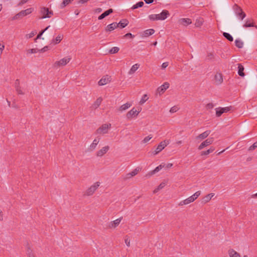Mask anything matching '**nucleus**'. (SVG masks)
Masks as SVG:
<instances>
[{"label":"nucleus","instance_id":"nucleus-1","mask_svg":"<svg viewBox=\"0 0 257 257\" xmlns=\"http://www.w3.org/2000/svg\"><path fill=\"white\" fill-rule=\"evenodd\" d=\"M201 194V191H198L196 192L192 196L189 197L187 199L181 201L179 203V206H184L185 205L189 204L193 202H194Z\"/></svg>","mask_w":257,"mask_h":257},{"label":"nucleus","instance_id":"nucleus-2","mask_svg":"<svg viewBox=\"0 0 257 257\" xmlns=\"http://www.w3.org/2000/svg\"><path fill=\"white\" fill-rule=\"evenodd\" d=\"M100 184L99 182L94 183L84 192V195L87 196L92 195L99 187Z\"/></svg>","mask_w":257,"mask_h":257},{"label":"nucleus","instance_id":"nucleus-3","mask_svg":"<svg viewBox=\"0 0 257 257\" xmlns=\"http://www.w3.org/2000/svg\"><path fill=\"white\" fill-rule=\"evenodd\" d=\"M40 13L41 14L40 19L49 18L53 15V12L51 10L50 11L48 8L45 7L41 8Z\"/></svg>","mask_w":257,"mask_h":257},{"label":"nucleus","instance_id":"nucleus-4","mask_svg":"<svg viewBox=\"0 0 257 257\" xmlns=\"http://www.w3.org/2000/svg\"><path fill=\"white\" fill-rule=\"evenodd\" d=\"M170 144V141L165 140L160 143L159 145L157 147L156 150L153 153L154 155H157L161 152L166 147Z\"/></svg>","mask_w":257,"mask_h":257},{"label":"nucleus","instance_id":"nucleus-5","mask_svg":"<svg viewBox=\"0 0 257 257\" xmlns=\"http://www.w3.org/2000/svg\"><path fill=\"white\" fill-rule=\"evenodd\" d=\"M71 59V58L69 56L63 58L59 61H56L53 64V67L58 68L61 66H64L70 61Z\"/></svg>","mask_w":257,"mask_h":257},{"label":"nucleus","instance_id":"nucleus-6","mask_svg":"<svg viewBox=\"0 0 257 257\" xmlns=\"http://www.w3.org/2000/svg\"><path fill=\"white\" fill-rule=\"evenodd\" d=\"M111 127V124H103L96 131V134H105L107 133L108 130Z\"/></svg>","mask_w":257,"mask_h":257},{"label":"nucleus","instance_id":"nucleus-7","mask_svg":"<svg viewBox=\"0 0 257 257\" xmlns=\"http://www.w3.org/2000/svg\"><path fill=\"white\" fill-rule=\"evenodd\" d=\"M111 80L110 76L108 75H104L101 79L98 81V84L99 86H103L105 84L109 83Z\"/></svg>","mask_w":257,"mask_h":257},{"label":"nucleus","instance_id":"nucleus-8","mask_svg":"<svg viewBox=\"0 0 257 257\" xmlns=\"http://www.w3.org/2000/svg\"><path fill=\"white\" fill-rule=\"evenodd\" d=\"M213 140H214L213 138H210L206 139L205 141L201 143V144L198 146V149L199 150H201L205 147L209 146L210 145L212 144Z\"/></svg>","mask_w":257,"mask_h":257},{"label":"nucleus","instance_id":"nucleus-9","mask_svg":"<svg viewBox=\"0 0 257 257\" xmlns=\"http://www.w3.org/2000/svg\"><path fill=\"white\" fill-rule=\"evenodd\" d=\"M140 111H137L135 108H132L130 111L127 112L126 117L128 119H131L134 117H137Z\"/></svg>","mask_w":257,"mask_h":257},{"label":"nucleus","instance_id":"nucleus-10","mask_svg":"<svg viewBox=\"0 0 257 257\" xmlns=\"http://www.w3.org/2000/svg\"><path fill=\"white\" fill-rule=\"evenodd\" d=\"M170 84L168 82H166L163 85L159 87L157 89V92L160 95L162 94L169 87Z\"/></svg>","mask_w":257,"mask_h":257},{"label":"nucleus","instance_id":"nucleus-11","mask_svg":"<svg viewBox=\"0 0 257 257\" xmlns=\"http://www.w3.org/2000/svg\"><path fill=\"white\" fill-rule=\"evenodd\" d=\"M122 219V217H120L119 218L115 219V220L109 222L108 227L109 228H115L120 224L121 221Z\"/></svg>","mask_w":257,"mask_h":257},{"label":"nucleus","instance_id":"nucleus-12","mask_svg":"<svg viewBox=\"0 0 257 257\" xmlns=\"http://www.w3.org/2000/svg\"><path fill=\"white\" fill-rule=\"evenodd\" d=\"M109 149V147L108 146H106L105 147H102L101 149L97 151L96 153V155L97 157H101L104 154H105Z\"/></svg>","mask_w":257,"mask_h":257},{"label":"nucleus","instance_id":"nucleus-13","mask_svg":"<svg viewBox=\"0 0 257 257\" xmlns=\"http://www.w3.org/2000/svg\"><path fill=\"white\" fill-rule=\"evenodd\" d=\"M165 166V164L163 163L160 164L158 166H157L154 170L151 171L149 173H148L146 175V177H149L155 174V173L158 172L160 170H161L163 168H164Z\"/></svg>","mask_w":257,"mask_h":257},{"label":"nucleus","instance_id":"nucleus-14","mask_svg":"<svg viewBox=\"0 0 257 257\" xmlns=\"http://www.w3.org/2000/svg\"><path fill=\"white\" fill-rule=\"evenodd\" d=\"M178 23L183 26H187L192 23V21L189 18H181L178 20Z\"/></svg>","mask_w":257,"mask_h":257},{"label":"nucleus","instance_id":"nucleus-15","mask_svg":"<svg viewBox=\"0 0 257 257\" xmlns=\"http://www.w3.org/2000/svg\"><path fill=\"white\" fill-rule=\"evenodd\" d=\"M34 11V8H30L25 10H22L19 12L21 19L28 15L31 14Z\"/></svg>","mask_w":257,"mask_h":257},{"label":"nucleus","instance_id":"nucleus-16","mask_svg":"<svg viewBox=\"0 0 257 257\" xmlns=\"http://www.w3.org/2000/svg\"><path fill=\"white\" fill-rule=\"evenodd\" d=\"M102 100L103 99L101 97H98L91 105V108L92 109L95 110L97 109L101 104Z\"/></svg>","mask_w":257,"mask_h":257},{"label":"nucleus","instance_id":"nucleus-17","mask_svg":"<svg viewBox=\"0 0 257 257\" xmlns=\"http://www.w3.org/2000/svg\"><path fill=\"white\" fill-rule=\"evenodd\" d=\"M158 15H159V20H164L170 15V14L168 11L164 10Z\"/></svg>","mask_w":257,"mask_h":257},{"label":"nucleus","instance_id":"nucleus-18","mask_svg":"<svg viewBox=\"0 0 257 257\" xmlns=\"http://www.w3.org/2000/svg\"><path fill=\"white\" fill-rule=\"evenodd\" d=\"M215 82L216 84L219 85L223 82V77L222 74L220 73H216L214 76Z\"/></svg>","mask_w":257,"mask_h":257},{"label":"nucleus","instance_id":"nucleus-19","mask_svg":"<svg viewBox=\"0 0 257 257\" xmlns=\"http://www.w3.org/2000/svg\"><path fill=\"white\" fill-rule=\"evenodd\" d=\"M210 134V131H206L196 137L197 140H202L206 138Z\"/></svg>","mask_w":257,"mask_h":257},{"label":"nucleus","instance_id":"nucleus-20","mask_svg":"<svg viewBox=\"0 0 257 257\" xmlns=\"http://www.w3.org/2000/svg\"><path fill=\"white\" fill-rule=\"evenodd\" d=\"M117 27L118 25L117 23H113L107 26L105 28V31L106 32H111Z\"/></svg>","mask_w":257,"mask_h":257},{"label":"nucleus","instance_id":"nucleus-21","mask_svg":"<svg viewBox=\"0 0 257 257\" xmlns=\"http://www.w3.org/2000/svg\"><path fill=\"white\" fill-rule=\"evenodd\" d=\"M99 140H100L99 138H97V139H95L93 140L92 143L90 145V146L89 147V151H92L95 149L97 144H98V143L99 142Z\"/></svg>","mask_w":257,"mask_h":257},{"label":"nucleus","instance_id":"nucleus-22","mask_svg":"<svg viewBox=\"0 0 257 257\" xmlns=\"http://www.w3.org/2000/svg\"><path fill=\"white\" fill-rule=\"evenodd\" d=\"M113 12V10L112 9H109L108 10L105 11L103 13H102L101 15L98 17V20H101L104 19L106 16H108L109 14H111Z\"/></svg>","mask_w":257,"mask_h":257},{"label":"nucleus","instance_id":"nucleus-23","mask_svg":"<svg viewBox=\"0 0 257 257\" xmlns=\"http://www.w3.org/2000/svg\"><path fill=\"white\" fill-rule=\"evenodd\" d=\"M63 35L62 34H59L55 39L51 41V43L54 45L59 44L62 40Z\"/></svg>","mask_w":257,"mask_h":257},{"label":"nucleus","instance_id":"nucleus-24","mask_svg":"<svg viewBox=\"0 0 257 257\" xmlns=\"http://www.w3.org/2000/svg\"><path fill=\"white\" fill-rule=\"evenodd\" d=\"M228 253L229 257H241L239 253L233 249H229Z\"/></svg>","mask_w":257,"mask_h":257},{"label":"nucleus","instance_id":"nucleus-25","mask_svg":"<svg viewBox=\"0 0 257 257\" xmlns=\"http://www.w3.org/2000/svg\"><path fill=\"white\" fill-rule=\"evenodd\" d=\"M140 66V64L138 63L133 65L128 71V74L132 75L135 73V72L139 68Z\"/></svg>","mask_w":257,"mask_h":257},{"label":"nucleus","instance_id":"nucleus-26","mask_svg":"<svg viewBox=\"0 0 257 257\" xmlns=\"http://www.w3.org/2000/svg\"><path fill=\"white\" fill-rule=\"evenodd\" d=\"M132 104L128 102H127L124 104L121 105L118 109V110L119 112H122L127 109H128L129 107H131Z\"/></svg>","mask_w":257,"mask_h":257},{"label":"nucleus","instance_id":"nucleus-27","mask_svg":"<svg viewBox=\"0 0 257 257\" xmlns=\"http://www.w3.org/2000/svg\"><path fill=\"white\" fill-rule=\"evenodd\" d=\"M117 24L118 25V27L123 28L128 24V21L126 19H122Z\"/></svg>","mask_w":257,"mask_h":257},{"label":"nucleus","instance_id":"nucleus-28","mask_svg":"<svg viewBox=\"0 0 257 257\" xmlns=\"http://www.w3.org/2000/svg\"><path fill=\"white\" fill-rule=\"evenodd\" d=\"M244 28L254 27L252 19H247L243 26Z\"/></svg>","mask_w":257,"mask_h":257},{"label":"nucleus","instance_id":"nucleus-29","mask_svg":"<svg viewBox=\"0 0 257 257\" xmlns=\"http://www.w3.org/2000/svg\"><path fill=\"white\" fill-rule=\"evenodd\" d=\"M238 74L239 76L241 77H243L244 76V73L243 72L244 71V67L241 64H238Z\"/></svg>","mask_w":257,"mask_h":257},{"label":"nucleus","instance_id":"nucleus-30","mask_svg":"<svg viewBox=\"0 0 257 257\" xmlns=\"http://www.w3.org/2000/svg\"><path fill=\"white\" fill-rule=\"evenodd\" d=\"M204 23V20L202 18L199 17L196 20L195 25L196 27H200Z\"/></svg>","mask_w":257,"mask_h":257},{"label":"nucleus","instance_id":"nucleus-31","mask_svg":"<svg viewBox=\"0 0 257 257\" xmlns=\"http://www.w3.org/2000/svg\"><path fill=\"white\" fill-rule=\"evenodd\" d=\"M214 150H215V148L213 147H211L209 149L207 150V151H202L201 152V156L208 155L210 153H212Z\"/></svg>","mask_w":257,"mask_h":257},{"label":"nucleus","instance_id":"nucleus-32","mask_svg":"<svg viewBox=\"0 0 257 257\" xmlns=\"http://www.w3.org/2000/svg\"><path fill=\"white\" fill-rule=\"evenodd\" d=\"M214 193H210L206 195L204 197L203 201L204 202V203L208 202L211 199L212 197L214 196Z\"/></svg>","mask_w":257,"mask_h":257},{"label":"nucleus","instance_id":"nucleus-33","mask_svg":"<svg viewBox=\"0 0 257 257\" xmlns=\"http://www.w3.org/2000/svg\"><path fill=\"white\" fill-rule=\"evenodd\" d=\"M155 33V30L152 29H148L144 32V35L145 37H149L153 35Z\"/></svg>","mask_w":257,"mask_h":257},{"label":"nucleus","instance_id":"nucleus-34","mask_svg":"<svg viewBox=\"0 0 257 257\" xmlns=\"http://www.w3.org/2000/svg\"><path fill=\"white\" fill-rule=\"evenodd\" d=\"M235 46L238 48H241L243 47V43L240 40L236 39L235 41Z\"/></svg>","mask_w":257,"mask_h":257},{"label":"nucleus","instance_id":"nucleus-35","mask_svg":"<svg viewBox=\"0 0 257 257\" xmlns=\"http://www.w3.org/2000/svg\"><path fill=\"white\" fill-rule=\"evenodd\" d=\"M144 4L143 2H139L138 3H137L136 5H134L132 7V10H135L136 9H138L139 8L142 7L144 6Z\"/></svg>","mask_w":257,"mask_h":257},{"label":"nucleus","instance_id":"nucleus-36","mask_svg":"<svg viewBox=\"0 0 257 257\" xmlns=\"http://www.w3.org/2000/svg\"><path fill=\"white\" fill-rule=\"evenodd\" d=\"M223 36L229 41L232 42L233 40V37L229 33L224 32Z\"/></svg>","mask_w":257,"mask_h":257},{"label":"nucleus","instance_id":"nucleus-37","mask_svg":"<svg viewBox=\"0 0 257 257\" xmlns=\"http://www.w3.org/2000/svg\"><path fill=\"white\" fill-rule=\"evenodd\" d=\"M233 8L236 15L242 11V9L236 4H235Z\"/></svg>","mask_w":257,"mask_h":257},{"label":"nucleus","instance_id":"nucleus-38","mask_svg":"<svg viewBox=\"0 0 257 257\" xmlns=\"http://www.w3.org/2000/svg\"><path fill=\"white\" fill-rule=\"evenodd\" d=\"M149 18L150 20L152 21H158L159 19V15L158 14H152L150 15L149 16Z\"/></svg>","mask_w":257,"mask_h":257},{"label":"nucleus","instance_id":"nucleus-39","mask_svg":"<svg viewBox=\"0 0 257 257\" xmlns=\"http://www.w3.org/2000/svg\"><path fill=\"white\" fill-rule=\"evenodd\" d=\"M240 20H242L246 16L245 14L242 11L236 15Z\"/></svg>","mask_w":257,"mask_h":257},{"label":"nucleus","instance_id":"nucleus-40","mask_svg":"<svg viewBox=\"0 0 257 257\" xmlns=\"http://www.w3.org/2000/svg\"><path fill=\"white\" fill-rule=\"evenodd\" d=\"M119 48L117 47H112L109 51L110 54H115L118 52Z\"/></svg>","mask_w":257,"mask_h":257},{"label":"nucleus","instance_id":"nucleus-41","mask_svg":"<svg viewBox=\"0 0 257 257\" xmlns=\"http://www.w3.org/2000/svg\"><path fill=\"white\" fill-rule=\"evenodd\" d=\"M140 171V168H137L136 169L134 170L131 172H130V174H131V177H133L136 176L139 173V172Z\"/></svg>","mask_w":257,"mask_h":257},{"label":"nucleus","instance_id":"nucleus-42","mask_svg":"<svg viewBox=\"0 0 257 257\" xmlns=\"http://www.w3.org/2000/svg\"><path fill=\"white\" fill-rule=\"evenodd\" d=\"M148 99V97L147 95L144 94L142 98H141V99L140 101V104L141 105L144 104Z\"/></svg>","mask_w":257,"mask_h":257},{"label":"nucleus","instance_id":"nucleus-43","mask_svg":"<svg viewBox=\"0 0 257 257\" xmlns=\"http://www.w3.org/2000/svg\"><path fill=\"white\" fill-rule=\"evenodd\" d=\"M50 27V26L46 27L44 30L42 31L39 33V34L37 35L36 38L35 39V41L37 39H40L43 34Z\"/></svg>","mask_w":257,"mask_h":257},{"label":"nucleus","instance_id":"nucleus-44","mask_svg":"<svg viewBox=\"0 0 257 257\" xmlns=\"http://www.w3.org/2000/svg\"><path fill=\"white\" fill-rule=\"evenodd\" d=\"M223 113L222 110H221V107L216 108V115L217 117L220 116Z\"/></svg>","mask_w":257,"mask_h":257},{"label":"nucleus","instance_id":"nucleus-45","mask_svg":"<svg viewBox=\"0 0 257 257\" xmlns=\"http://www.w3.org/2000/svg\"><path fill=\"white\" fill-rule=\"evenodd\" d=\"M15 89L18 94L24 95L25 94L24 92L20 86L16 87Z\"/></svg>","mask_w":257,"mask_h":257},{"label":"nucleus","instance_id":"nucleus-46","mask_svg":"<svg viewBox=\"0 0 257 257\" xmlns=\"http://www.w3.org/2000/svg\"><path fill=\"white\" fill-rule=\"evenodd\" d=\"M232 107L231 106L225 107H221V110H222L223 112H227L231 110Z\"/></svg>","mask_w":257,"mask_h":257},{"label":"nucleus","instance_id":"nucleus-47","mask_svg":"<svg viewBox=\"0 0 257 257\" xmlns=\"http://www.w3.org/2000/svg\"><path fill=\"white\" fill-rule=\"evenodd\" d=\"M152 138V135H149L148 136L145 137L144 140L142 141V143L144 144L147 143Z\"/></svg>","mask_w":257,"mask_h":257},{"label":"nucleus","instance_id":"nucleus-48","mask_svg":"<svg viewBox=\"0 0 257 257\" xmlns=\"http://www.w3.org/2000/svg\"><path fill=\"white\" fill-rule=\"evenodd\" d=\"M124 242L127 245V246L129 247L130 246V239L129 238V237L127 235H126L124 238Z\"/></svg>","mask_w":257,"mask_h":257},{"label":"nucleus","instance_id":"nucleus-49","mask_svg":"<svg viewBox=\"0 0 257 257\" xmlns=\"http://www.w3.org/2000/svg\"><path fill=\"white\" fill-rule=\"evenodd\" d=\"M32 253H33V250H32L30 246L28 245L27 246L26 254H27V255H29V254H31Z\"/></svg>","mask_w":257,"mask_h":257},{"label":"nucleus","instance_id":"nucleus-50","mask_svg":"<svg viewBox=\"0 0 257 257\" xmlns=\"http://www.w3.org/2000/svg\"><path fill=\"white\" fill-rule=\"evenodd\" d=\"M257 148V141L253 143L249 148L248 151H252L255 150Z\"/></svg>","mask_w":257,"mask_h":257},{"label":"nucleus","instance_id":"nucleus-51","mask_svg":"<svg viewBox=\"0 0 257 257\" xmlns=\"http://www.w3.org/2000/svg\"><path fill=\"white\" fill-rule=\"evenodd\" d=\"M178 108L177 106H174L172 107L170 110L171 113H174L178 111Z\"/></svg>","mask_w":257,"mask_h":257},{"label":"nucleus","instance_id":"nucleus-52","mask_svg":"<svg viewBox=\"0 0 257 257\" xmlns=\"http://www.w3.org/2000/svg\"><path fill=\"white\" fill-rule=\"evenodd\" d=\"M38 52L39 51L38 49H31L28 50V53L30 54L36 53Z\"/></svg>","mask_w":257,"mask_h":257},{"label":"nucleus","instance_id":"nucleus-53","mask_svg":"<svg viewBox=\"0 0 257 257\" xmlns=\"http://www.w3.org/2000/svg\"><path fill=\"white\" fill-rule=\"evenodd\" d=\"M36 34V32H32L31 33H30V34H28L27 35H26V37L27 39H30V38H32L33 36H34V35Z\"/></svg>","mask_w":257,"mask_h":257},{"label":"nucleus","instance_id":"nucleus-54","mask_svg":"<svg viewBox=\"0 0 257 257\" xmlns=\"http://www.w3.org/2000/svg\"><path fill=\"white\" fill-rule=\"evenodd\" d=\"M19 19H21V16H20V15L19 13H18V14H17L15 16H14L12 18V21L16 20H19Z\"/></svg>","mask_w":257,"mask_h":257},{"label":"nucleus","instance_id":"nucleus-55","mask_svg":"<svg viewBox=\"0 0 257 257\" xmlns=\"http://www.w3.org/2000/svg\"><path fill=\"white\" fill-rule=\"evenodd\" d=\"M132 178L131 176V174H130V173H127L126 174H125L124 176H123V180H127L128 179H130V178Z\"/></svg>","mask_w":257,"mask_h":257},{"label":"nucleus","instance_id":"nucleus-56","mask_svg":"<svg viewBox=\"0 0 257 257\" xmlns=\"http://www.w3.org/2000/svg\"><path fill=\"white\" fill-rule=\"evenodd\" d=\"M214 107V105L212 103H209L206 104V108L207 109H211Z\"/></svg>","mask_w":257,"mask_h":257},{"label":"nucleus","instance_id":"nucleus-57","mask_svg":"<svg viewBox=\"0 0 257 257\" xmlns=\"http://www.w3.org/2000/svg\"><path fill=\"white\" fill-rule=\"evenodd\" d=\"M166 184L165 182H162L157 187L160 189H163L165 186Z\"/></svg>","mask_w":257,"mask_h":257},{"label":"nucleus","instance_id":"nucleus-58","mask_svg":"<svg viewBox=\"0 0 257 257\" xmlns=\"http://www.w3.org/2000/svg\"><path fill=\"white\" fill-rule=\"evenodd\" d=\"M214 58L213 54L211 53L208 54L207 56V59L208 60H212Z\"/></svg>","mask_w":257,"mask_h":257},{"label":"nucleus","instance_id":"nucleus-59","mask_svg":"<svg viewBox=\"0 0 257 257\" xmlns=\"http://www.w3.org/2000/svg\"><path fill=\"white\" fill-rule=\"evenodd\" d=\"M20 82L19 79H17L15 82V88L20 87Z\"/></svg>","mask_w":257,"mask_h":257},{"label":"nucleus","instance_id":"nucleus-60","mask_svg":"<svg viewBox=\"0 0 257 257\" xmlns=\"http://www.w3.org/2000/svg\"><path fill=\"white\" fill-rule=\"evenodd\" d=\"M169 65V63L168 62H164L162 64V68L163 69H165L167 67H168V66Z\"/></svg>","mask_w":257,"mask_h":257},{"label":"nucleus","instance_id":"nucleus-61","mask_svg":"<svg viewBox=\"0 0 257 257\" xmlns=\"http://www.w3.org/2000/svg\"><path fill=\"white\" fill-rule=\"evenodd\" d=\"M48 46H45V47H44V48H42L40 50L38 49V51L40 52H44L48 50Z\"/></svg>","mask_w":257,"mask_h":257},{"label":"nucleus","instance_id":"nucleus-62","mask_svg":"<svg viewBox=\"0 0 257 257\" xmlns=\"http://www.w3.org/2000/svg\"><path fill=\"white\" fill-rule=\"evenodd\" d=\"M4 48H5V45L4 44L0 43V56L1 55Z\"/></svg>","mask_w":257,"mask_h":257},{"label":"nucleus","instance_id":"nucleus-63","mask_svg":"<svg viewBox=\"0 0 257 257\" xmlns=\"http://www.w3.org/2000/svg\"><path fill=\"white\" fill-rule=\"evenodd\" d=\"M123 37H125V38H126V37H130V38H134V35H133L131 33H127V34H126L125 35H124V36H123Z\"/></svg>","mask_w":257,"mask_h":257},{"label":"nucleus","instance_id":"nucleus-64","mask_svg":"<svg viewBox=\"0 0 257 257\" xmlns=\"http://www.w3.org/2000/svg\"><path fill=\"white\" fill-rule=\"evenodd\" d=\"M102 11V9L101 8H97L95 10V12L97 13H99Z\"/></svg>","mask_w":257,"mask_h":257}]
</instances>
